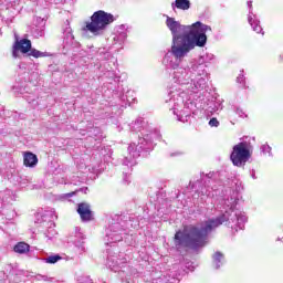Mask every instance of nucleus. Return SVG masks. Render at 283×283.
Returning a JSON list of instances; mask_svg holds the SVG:
<instances>
[{"mask_svg":"<svg viewBox=\"0 0 283 283\" xmlns=\"http://www.w3.org/2000/svg\"><path fill=\"white\" fill-rule=\"evenodd\" d=\"M166 25L172 34L171 54L179 61H182L191 50L205 48L207 32H211V27L200 21L191 25H181L176 19L167 17Z\"/></svg>","mask_w":283,"mask_h":283,"instance_id":"nucleus-1","label":"nucleus"},{"mask_svg":"<svg viewBox=\"0 0 283 283\" xmlns=\"http://www.w3.org/2000/svg\"><path fill=\"white\" fill-rule=\"evenodd\" d=\"M220 224H224V216L205 221V227L193 224L184 226L182 230H178L175 233L176 249L180 251V249H200L205 247L211 230L218 229Z\"/></svg>","mask_w":283,"mask_h":283,"instance_id":"nucleus-2","label":"nucleus"},{"mask_svg":"<svg viewBox=\"0 0 283 283\" xmlns=\"http://www.w3.org/2000/svg\"><path fill=\"white\" fill-rule=\"evenodd\" d=\"M116 21L114 14L105 12L104 10L95 11L91 15V21H86L82 28V32H91L94 36L103 34L104 30H107L108 25H112Z\"/></svg>","mask_w":283,"mask_h":283,"instance_id":"nucleus-3","label":"nucleus"},{"mask_svg":"<svg viewBox=\"0 0 283 283\" xmlns=\"http://www.w3.org/2000/svg\"><path fill=\"white\" fill-rule=\"evenodd\" d=\"M253 156V147L249 142H240L232 147L230 160L234 167H245Z\"/></svg>","mask_w":283,"mask_h":283,"instance_id":"nucleus-4","label":"nucleus"},{"mask_svg":"<svg viewBox=\"0 0 283 283\" xmlns=\"http://www.w3.org/2000/svg\"><path fill=\"white\" fill-rule=\"evenodd\" d=\"M30 50H32V41L28 39L17 40L12 45V56L13 59H19V52L29 54Z\"/></svg>","mask_w":283,"mask_h":283,"instance_id":"nucleus-5","label":"nucleus"},{"mask_svg":"<svg viewBox=\"0 0 283 283\" xmlns=\"http://www.w3.org/2000/svg\"><path fill=\"white\" fill-rule=\"evenodd\" d=\"M77 213L81 217V220L83 222H90L94 220V217L92 214V209L90 208V205L86 202H82L77 205Z\"/></svg>","mask_w":283,"mask_h":283,"instance_id":"nucleus-6","label":"nucleus"},{"mask_svg":"<svg viewBox=\"0 0 283 283\" xmlns=\"http://www.w3.org/2000/svg\"><path fill=\"white\" fill-rule=\"evenodd\" d=\"M23 165L24 167L34 168L39 165V157L32 151H24L23 153Z\"/></svg>","mask_w":283,"mask_h":283,"instance_id":"nucleus-7","label":"nucleus"},{"mask_svg":"<svg viewBox=\"0 0 283 283\" xmlns=\"http://www.w3.org/2000/svg\"><path fill=\"white\" fill-rule=\"evenodd\" d=\"M13 251L20 255L30 253V244H28L25 241H20L14 245Z\"/></svg>","mask_w":283,"mask_h":283,"instance_id":"nucleus-8","label":"nucleus"},{"mask_svg":"<svg viewBox=\"0 0 283 283\" xmlns=\"http://www.w3.org/2000/svg\"><path fill=\"white\" fill-rule=\"evenodd\" d=\"M172 8H177L178 10H189V8H191V2L189 0H175Z\"/></svg>","mask_w":283,"mask_h":283,"instance_id":"nucleus-9","label":"nucleus"},{"mask_svg":"<svg viewBox=\"0 0 283 283\" xmlns=\"http://www.w3.org/2000/svg\"><path fill=\"white\" fill-rule=\"evenodd\" d=\"M248 21H249L250 25L253 27V30H254V32H256V34L264 35V32H262V27L260 25V22H258L255 19H253V17H249Z\"/></svg>","mask_w":283,"mask_h":283,"instance_id":"nucleus-10","label":"nucleus"},{"mask_svg":"<svg viewBox=\"0 0 283 283\" xmlns=\"http://www.w3.org/2000/svg\"><path fill=\"white\" fill-rule=\"evenodd\" d=\"M28 54L29 56H33V59H45V56H48V53L41 52L36 49H32V46Z\"/></svg>","mask_w":283,"mask_h":283,"instance_id":"nucleus-11","label":"nucleus"},{"mask_svg":"<svg viewBox=\"0 0 283 283\" xmlns=\"http://www.w3.org/2000/svg\"><path fill=\"white\" fill-rule=\"evenodd\" d=\"M59 260H62L61 255H59V254L51 255V256L46 258V263L48 264H56V262H59Z\"/></svg>","mask_w":283,"mask_h":283,"instance_id":"nucleus-12","label":"nucleus"},{"mask_svg":"<svg viewBox=\"0 0 283 283\" xmlns=\"http://www.w3.org/2000/svg\"><path fill=\"white\" fill-rule=\"evenodd\" d=\"M209 125H210V127H220V122L218 120V118L212 117V118L209 120Z\"/></svg>","mask_w":283,"mask_h":283,"instance_id":"nucleus-13","label":"nucleus"},{"mask_svg":"<svg viewBox=\"0 0 283 283\" xmlns=\"http://www.w3.org/2000/svg\"><path fill=\"white\" fill-rule=\"evenodd\" d=\"M66 198H72L73 196H76V191H72L65 195Z\"/></svg>","mask_w":283,"mask_h":283,"instance_id":"nucleus-14","label":"nucleus"},{"mask_svg":"<svg viewBox=\"0 0 283 283\" xmlns=\"http://www.w3.org/2000/svg\"><path fill=\"white\" fill-rule=\"evenodd\" d=\"M216 258H222V253L217 252V253H216Z\"/></svg>","mask_w":283,"mask_h":283,"instance_id":"nucleus-15","label":"nucleus"}]
</instances>
